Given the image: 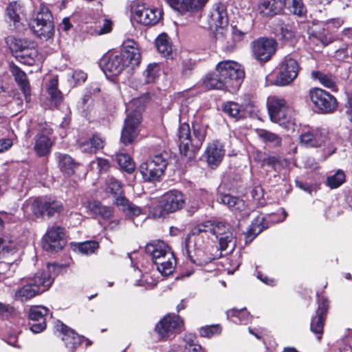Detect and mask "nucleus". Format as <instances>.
I'll return each instance as SVG.
<instances>
[{
  "label": "nucleus",
  "mask_w": 352,
  "mask_h": 352,
  "mask_svg": "<svg viewBox=\"0 0 352 352\" xmlns=\"http://www.w3.org/2000/svg\"><path fill=\"white\" fill-rule=\"evenodd\" d=\"M219 199L221 204L226 206L234 214L241 217H248L252 212L248 203L239 197L229 193H220Z\"/></svg>",
  "instance_id": "4be33fe9"
},
{
  "label": "nucleus",
  "mask_w": 352,
  "mask_h": 352,
  "mask_svg": "<svg viewBox=\"0 0 352 352\" xmlns=\"http://www.w3.org/2000/svg\"><path fill=\"white\" fill-rule=\"evenodd\" d=\"M154 330L160 340L166 341L186 330L185 322L178 314L168 313L155 324Z\"/></svg>",
  "instance_id": "0eeeda50"
},
{
  "label": "nucleus",
  "mask_w": 352,
  "mask_h": 352,
  "mask_svg": "<svg viewBox=\"0 0 352 352\" xmlns=\"http://www.w3.org/2000/svg\"><path fill=\"white\" fill-rule=\"evenodd\" d=\"M197 65V61L191 58H183L179 65L180 73L182 77H190Z\"/></svg>",
  "instance_id": "864d4df0"
},
{
  "label": "nucleus",
  "mask_w": 352,
  "mask_h": 352,
  "mask_svg": "<svg viewBox=\"0 0 352 352\" xmlns=\"http://www.w3.org/2000/svg\"><path fill=\"white\" fill-rule=\"evenodd\" d=\"M54 279L48 270L37 272L33 276L23 278L14 293L15 300L22 302L47 291Z\"/></svg>",
  "instance_id": "7ed1b4c3"
},
{
  "label": "nucleus",
  "mask_w": 352,
  "mask_h": 352,
  "mask_svg": "<svg viewBox=\"0 0 352 352\" xmlns=\"http://www.w3.org/2000/svg\"><path fill=\"white\" fill-rule=\"evenodd\" d=\"M116 206L129 217H138L142 212V208L131 202L126 197H120L116 201Z\"/></svg>",
  "instance_id": "a19ab883"
},
{
  "label": "nucleus",
  "mask_w": 352,
  "mask_h": 352,
  "mask_svg": "<svg viewBox=\"0 0 352 352\" xmlns=\"http://www.w3.org/2000/svg\"><path fill=\"white\" fill-rule=\"evenodd\" d=\"M36 56V52L26 46L22 51H21L16 57L21 58L25 63L31 65L34 61V58Z\"/></svg>",
  "instance_id": "680f3d73"
},
{
  "label": "nucleus",
  "mask_w": 352,
  "mask_h": 352,
  "mask_svg": "<svg viewBox=\"0 0 352 352\" xmlns=\"http://www.w3.org/2000/svg\"><path fill=\"white\" fill-rule=\"evenodd\" d=\"M278 43L274 38L261 36L251 43L254 58L261 63L269 62L276 54Z\"/></svg>",
  "instance_id": "4468645a"
},
{
  "label": "nucleus",
  "mask_w": 352,
  "mask_h": 352,
  "mask_svg": "<svg viewBox=\"0 0 352 352\" xmlns=\"http://www.w3.org/2000/svg\"><path fill=\"white\" fill-rule=\"evenodd\" d=\"M256 133L263 143L270 144L274 148L281 146L283 140L279 135L264 129H256Z\"/></svg>",
  "instance_id": "ea45409f"
},
{
  "label": "nucleus",
  "mask_w": 352,
  "mask_h": 352,
  "mask_svg": "<svg viewBox=\"0 0 352 352\" xmlns=\"http://www.w3.org/2000/svg\"><path fill=\"white\" fill-rule=\"evenodd\" d=\"M65 228L59 226H54L44 235L42 241L43 250L48 252H58L66 245L64 239Z\"/></svg>",
  "instance_id": "a211bd4d"
},
{
  "label": "nucleus",
  "mask_w": 352,
  "mask_h": 352,
  "mask_svg": "<svg viewBox=\"0 0 352 352\" xmlns=\"http://www.w3.org/2000/svg\"><path fill=\"white\" fill-rule=\"evenodd\" d=\"M346 181V175L343 170H338L333 175L328 176L325 184L331 189L342 186Z\"/></svg>",
  "instance_id": "603ef678"
},
{
  "label": "nucleus",
  "mask_w": 352,
  "mask_h": 352,
  "mask_svg": "<svg viewBox=\"0 0 352 352\" xmlns=\"http://www.w3.org/2000/svg\"><path fill=\"white\" fill-rule=\"evenodd\" d=\"M141 55L138 44L134 40H127L123 43L119 53L111 54L100 60V66L104 72L111 76L120 75L126 67L133 69L140 63Z\"/></svg>",
  "instance_id": "f03ea898"
},
{
  "label": "nucleus",
  "mask_w": 352,
  "mask_h": 352,
  "mask_svg": "<svg viewBox=\"0 0 352 352\" xmlns=\"http://www.w3.org/2000/svg\"><path fill=\"white\" fill-rule=\"evenodd\" d=\"M113 22L111 19L100 16L95 22L94 31L97 35L110 33L113 30Z\"/></svg>",
  "instance_id": "3c124183"
},
{
  "label": "nucleus",
  "mask_w": 352,
  "mask_h": 352,
  "mask_svg": "<svg viewBox=\"0 0 352 352\" xmlns=\"http://www.w3.org/2000/svg\"><path fill=\"white\" fill-rule=\"evenodd\" d=\"M250 226L259 233H261L270 227L269 222L266 220L265 217L261 216L255 217L252 220Z\"/></svg>",
  "instance_id": "e2e57ef3"
},
{
  "label": "nucleus",
  "mask_w": 352,
  "mask_h": 352,
  "mask_svg": "<svg viewBox=\"0 0 352 352\" xmlns=\"http://www.w3.org/2000/svg\"><path fill=\"white\" fill-rule=\"evenodd\" d=\"M56 159L62 173L69 176L75 173L80 164L76 162L69 155L66 153H55Z\"/></svg>",
  "instance_id": "72a5a7b5"
},
{
  "label": "nucleus",
  "mask_w": 352,
  "mask_h": 352,
  "mask_svg": "<svg viewBox=\"0 0 352 352\" xmlns=\"http://www.w3.org/2000/svg\"><path fill=\"white\" fill-rule=\"evenodd\" d=\"M96 162L100 175L107 173L111 167L109 160L103 157H97Z\"/></svg>",
  "instance_id": "69168bd1"
},
{
  "label": "nucleus",
  "mask_w": 352,
  "mask_h": 352,
  "mask_svg": "<svg viewBox=\"0 0 352 352\" xmlns=\"http://www.w3.org/2000/svg\"><path fill=\"white\" fill-rule=\"evenodd\" d=\"M208 128V125L197 121H193L191 126L186 122L180 123L177 136L179 149L182 157L188 161L195 160L197 153L206 140Z\"/></svg>",
  "instance_id": "f257e3e1"
},
{
  "label": "nucleus",
  "mask_w": 352,
  "mask_h": 352,
  "mask_svg": "<svg viewBox=\"0 0 352 352\" xmlns=\"http://www.w3.org/2000/svg\"><path fill=\"white\" fill-rule=\"evenodd\" d=\"M190 261L197 266H204L216 259L217 256L209 250L204 249L201 244H185L183 248Z\"/></svg>",
  "instance_id": "412c9836"
},
{
  "label": "nucleus",
  "mask_w": 352,
  "mask_h": 352,
  "mask_svg": "<svg viewBox=\"0 0 352 352\" xmlns=\"http://www.w3.org/2000/svg\"><path fill=\"white\" fill-rule=\"evenodd\" d=\"M346 102L344 107L346 109V114L349 118V121L352 123V89L346 91Z\"/></svg>",
  "instance_id": "774afa93"
},
{
  "label": "nucleus",
  "mask_w": 352,
  "mask_h": 352,
  "mask_svg": "<svg viewBox=\"0 0 352 352\" xmlns=\"http://www.w3.org/2000/svg\"><path fill=\"white\" fill-rule=\"evenodd\" d=\"M169 153L166 151L150 157L146 162H142L138 170L145 182L160 181L164 173L168 164Z\"/></svg>",
  "instance_id": "20e7f679"
},
{
  "label": "nucleus",
  "mask_w": 352,
  "mask_h": 352,
  "mask_svg": "<svg viewBox=\"0 0 352 352\" xmlns=\"http://www.w3.org/2000/svg\"><path fill=\"white\" fill-rule=\"evenodd\" d=\"M142 120V114L137 110H133L126 115L120 135V142L123 144L125 146L131 144L138 138Z\"/></svg>",
  "instance_id": "f3484780"
},
{
  "label": "nucleus",
  "mask_w": 352,
  "mask_h": 352,
  "mask_svg": "<svg viewBox=\"0 0 352 352\" xmlns=\"http://www.w3.org/2000/svg\"><path fill=\"white\" fill-rule=\"evenodd\" d=\"M208 24L210 28L223 29L228 25V16L226 6L219 3L210 12Z\"/></svg>",
  "instance_id": "cd10ccee"
},
{
  "label": "nucleus",
  "mask_w": 352,
  "mask_h": 352,
  "mask_svg": "<svg viewBox=\"0 0 352 352\" xmlns=\"http://www.w3.org/2000/svg\"><path fill=\"white\" fill-rule=\"evenodd\" d=\"M222 110L229 117L234 118L235 120H239L246 117V113L243 107L233 101L225 102L222 106Z\"/></svg>",
  "instance_id": "79ce46f5"
},
{
  "label": "nucleus",
  "mask_w": 352,
  "mask_h": 352,
  "mask_svg": "<svg viewBox=\"0 0 352 352\" xmlns=\"http://www.w3.org/2000/svg\"><path fill=\"white\" fill-rule=\"evenodd\" d=\"M35 130L36 134L33 138L34 151L39 157H46L51 153L54 144L51 138L53 129L46 122H44L38 123Z\"/></svg>",
  "instance_id": "9b49d317"
},
{
  "label": "nucleus",
  "mask_w": 352,
  "mask_h": 352,
  "mask_svg": "<svg viewBox=\"0 0 352 352\" xmlns=\"http://www.w3.org/2000/svg\"><path fill=\"white\" fill-rule=\"evenodd\" d=\"M16 252V243L14 241L0 237V258Z\"/></svg>",
  "instance_id": "4d7b16f0"
},
{
  "label": "nucleus",
  "mask_w": 352,
  "mask_h": 352,
  "mask_svg": "<svg viewBox=\"0 0 352 352\" xmlns=\"http://www.w3.org/2000/svg\"><path fill=\"white\" fill-rule=\"evenodd\" d=\"M311 77L313 79L318 80L322 86L330 89L332 91L337 92L338 91V78L334 74L324 73L321 71H313L311 72Z\"/></svg>",
  "instance_id": "f704fd0d"
},
{
  "label": "nucleus",
  "mask_w": 352,
  "mask_h": 352,
  "mask_svg": "<svg viewBox=\"0 0 352 352\" xmlns=\"http://www.w3.org/2000/svg\"><path fill=\"white\" fill-rule=\"evenodd\" d=\"M145 252L151 257L153 261L160 257L166 256L168 252H173L168 244L162 241L157 240L147 243Z\"/></svg>",
  "instance_id": "2f4dec72"
},
{
  "label": "nucleus",
  "mask_w": 352,
  "mask_h": 352,
  "mask_svg": "<svg viewBox=\"0 0 352 352\" xmlns=\"http://www.w3.org/2000/svg\"><path fill=\"white\" fill-rule=\"evenodd\" d=\"M205 238H206V233L198 223L197 225L192 227L190 232L187 234L185 239L184 245H198L200 242L204 243Z\"/></svg>",
  "instance_id": "de8ad7c7"
},
{
  "label": "nucleus",
  "mask_w": 352,
  "mask_h": 352,
  "mask_svg": "<svg viewBox=\"0 0 352 352\" xmlns=\"http://www.w3.org/2000/svg\"><path fill=\"white\" fill-rule=\"evenodd\" d=\"M131 11L134 20L145 26L157 24L163 19L164 15L162 9L150 8L146 3L142 1L133 2Z\"/></svg>",
  "instance_id": "1a4fd4ad"
},
{
  "label": "nucleus",
  "mask_w": 352,
  "mask_h": 352,
  "mask_svg": "<svg viewBox=\"0 0 352 352\" xmlns=\"http://www.w3.org/2000/svg\"><path fill=\"white\" fill-rule=\"evenodd\" d=\"M31 28L34 34L41 39L47 41L54 36L53 15L48 6L44 3H40L33 19Z\"/></svg>",
  "instance_id": "423d86ee"
},
{
  "label": "nucleus",
  "mask_w": 352,
  "mask_h": 352,
  "mask_svg": "<svg viewBox=\"0 0 352 352\" xmlns=\"http://www.w3.org/2000/svg\"><path fill=\"white\" fill-rule=\"evenodd\" d=\"M329 140V132L322 127H305L298 136V144L306 148H318L324 146Z\"/></svg>",
  "instance_id": "f8f14e48"
},
{
  "label": "nucleus",
  "mask_w": 352,
  "mask_h": 352,
  "mask_svg": "<svg viewBox=\"0 0 352 352\" xmlns=\"http://www.w3.org/2000/svg\"><path fill=\"white\" fill-rule=\"evenodd\" d=\"M300 69L299 62L292 54L285 56L276 67L274 84L280 87L290 85L298 77Z\"/></svg>",
  "instance_id": "6e6552de"
},
{
  "label": "nucleus",
  "mask_w": 352,
  "mask_h": 352,
  "mask_svg": "<svg viewBox=\"0 0 352 352\" xmlns=\"http://www.w3.org/2000/svg\"><path fill=\"white\" fill-rule=\"evenodd\" d=\"M9 70L19 89L23 94L25 100L29 102L31 100V86L27 74L13 62L9 64Z\"/></svg>",
  "instance_id": "bb28decb"
},
{
  "label": "nucleus",
  "mask_w": 352,
  "mask_h": 352,
  "mask_svg": "<svg viewBox=\"0 0 352 352\" xmlns=\"http://www.w3.org/2000/svg\"><path fill=\"white\" fill-rule=\"evenodd\" d=\"M57 330L61 333V340L69 352H77L85 343V349L92 345L93 342L83 336L79 335L74 329L61 322L57 325Z\"/></svg>",
  "instance_id": "dca6fc26"
},
{
  "label": "nucleus",
  "mask_w": 352,
  "mask_h": 352,
  "mask_svg": "<svg viewBox=\"0 0 352 352\" xmlns=\"http://www.w3.org/2000/svg\"><path fill=\"white\" fill-rule=\"evenodd\" d=\"M290 9L294 14L300 17L306 16L307 12L302 0H291Z\"/></svg>",
  "instance_id": "052dcab7"
},
{
  "label": "nucleus",
  "mask_w": 352,
  "mask_h": 352,
  "mask_svg": "<svg viewBox=\"0 0 352 352\" xmlns=\"http://www.w3.org/2000/svg\"><path fill=\"white\" fill-rule=\"evenodd\" d=\"M235 231L228 232L226 235L220 236L218 239L219 250L223 252L226 251V253H231L234 251L236 247V236Z\"/></svg>",
  "instance_id": "09e8293b"
},
{
  "label": "nucleus",
  "mask_w": 352,
  "mask_h": 352,
  "mask_svg": "<svg viewBox=\"0 0 352 352\" xmlns=\"http://www.w3.org/2000/svg\"><path fill=\"white\" fill-rule=\"evenodd\" d=\"M209 0H181L175 12L182 15L201 12Z\"/></svg>",
  "instance_id": "7c9ffc66"
},
{
  "label": "nucleus",
  "mask_w": 352,
  "mask_h": 352,
  "mask_svg": "<svg viewBox=\"0 0 352 352\" xmlns=\"http://www.w3.org/2000/svg\"><path fill=\"white\" fill-rule=\"evenodd\" d=\"M232 231H234V229L226 221H215L214 230L212 234L214 235L217 239H219L220 236L226 235L228 232Z\"/></svg>",
  "instance_id": "bf43d9fd"
},
{
  "label": "nucleus",
  "mask_w": 352,
  "mask_h": 352,
  "mask_svg": "<svg viewBox=\"0 0 352 352\" xmlns=\"http://www.w3.org/2000/svg\"><path fill=\"white\" fill-rule=\"evenodd\" d=\"M155 46L157 51L165 57L172 54V42L166 33L160 34L155 39Z\"/></svg>",
  "instance_id": "49530a36"
},
{
  "label": "nucleus",
  "mask_w": 352,
  "mask_h": 352,
  "mask_svg": "<svg viewBox=\"0 0 352 352\" xmlns=\"http://www.w3.org/2000/svg\"><path fill=\"white\" fill-rule=\"evenodd\" d=\"M160 66L157 63H150L143 72L144 76V82L150 84L155 82V80L159 77Z\"/></svg>",
  "instance_id": "6e6d98bb"
},
{
  "label": "nucleus",
  "mask_w": 352,
  "mask_h": 352,
  "mask_svg": "<svg viewBox=\"0 0 352 352\" xmlns=\"http://www.w3.org/2000/svg\"><path fill=\"white\" fill-rule=\"evenodd\" d=\"M215 69L229 91L239 89L245 78V72L241 65L234 60H226L218 63Z\"/></svg>",
  "instance_id": "39448f33"
},
{
  "label": "nucleus",
  "mask_w": 352,
  "mask_h": 352,
  "mask_svg": "<svg viewBox=\"0 0 352 352\" xmlns=\"http://www.w3.org/2000/svg\"><path fill=\"white\" fill-rule=\"evenodd\" d=\"M71 248L82 254L89 255L94 254L100 248V244L96 241H86L81 243L71 242Z\"/></svg>",
  "instance_id": "37998d69"
},
{
  "label": "nucleus",
  "mask_w": 352,
  "mask_h": 352,
  "mask_svg": "<svg viewBox=\"0 0 352 352\" xmlns=\"http://www.w3.org/2000/svg\"><path fill=\"white\" fill-rule=\"evenodd\" d=\"M105 192L111 195L113 198V204L120 197H126L123 189L122 183L113 176L108 177L105 182Z\"/></svg>",
  "instance_id": "e433bc0d"
},
{
  "label": "nucleus",
  "mask_w": 352,
  "mask_h": 352,
  "mask_svg": "<svg viewBox=\"0 0 352 352\" xmlns=\"http://www.w3.org/2000/svg\"><path fill=\"white\" fill-rule=\"evenodd\" d=\"M225 153L226 149L223 143L220 140H214L208 143L204 157L208 166L214 168L221 163Z\"/></svg>",
  "instance_id": "393cba45"
},
{
  "label": "nucleus",
  "mask_w": 352,
  "mask_h": 352,
  "mask_svg": "<svg viewBox=\"0 0 352 352\" xmlns=\"http://www.w3.org/2000/svg\"><path fill=\"white\" fill-rule=\"evenodd\" d=\"M58 79L54 77L50 79L47 92L50 96V101L54 107L58 108L63 102L64 97L60 89H58Z\"/></svg>",
  "instance_id": "4c0bfd02"
},
{
  "label": "nucleus",
  "mask_w": 352,
  "mask_h": 352,
  "mask_svg": "<svg viewBox=\"0 0 352 352\" xmlns=\"http://www.w3.org/2000/svg\"><path fill=\"white\" fill-rule=\"evenodd\" d=\"M183 352H206L202 346L194 342L193 340H186Z\"/></svg>",
  "instance_id": "338daca9"
},
{
  "label": "nucleus",
  "mask_w": 352,
  "mask_h": 352,
  "mask_svg": "<svg viewBox=\"0 0 352 352\" xmlns=\"http://www.w3.org/2000/svg\"><path fill=\"white\" fill-rule=\"evenodd\" d=\"M222 332V327L219 324L206 325L199 329L201 337L211 338L213 336H219Z\"/></svg>",
  "instance_id": "13d9d810"
},
{
  "label": "nucleus",
  "mask_w": 352,
  "mask_h": 352,
  "mask_svg": "<svg viewBox=\"0 0 352 352\" xmlns=\"http://www.w3.org/2000/svg\"><path fill=\"white\" fill-rule=\"evenodd\" d=\"M25 16L24 6L19 1H12L7 4L4 14L5 19L16 32L25 30L23 19Z\"/></svg>",
  "instance_id": "aec40b11"
},
{
  "label": "nucleus",
  "mask_w": 352,
  "mask_h": 352,
  "mask_svg": "<svg viewBox=\"0 0 352 352\" xmlns=\"http://www.w3.org/2000/svg\"><path fill=\"white\" fill-rule=\"evenodd\" d=\"M104 139L99 133H95L89 140L80 144V148L83 151L96 153L98 151L104 148Z\"/></svg>",
  "instance_id": "58836bf2"
},
{
  "label": "nucleus",
  "mask_w": 352,
  "mask_h": 352,
  "mask_svg": "<svg viewBox=\"0 0 352 352\" xmlns=\"http://www.w3.org/2000/svg\"><path fill=\"white\" fill-rule=\"evenodd\" d=\"M318 307L316 314L311 318L310 330L315 334L318 341L322 338L324 327L327 320V314L330 307L328 298L322 294L317 293Z\"/></svg>",
  "instance_id": "2eb2a0df"
},
{
  "label": "nucleus",
  "mask_w": 352,
  "mask_h": 352,
  "mask_svg": "<svg viewBox=\"0 0 352 352\" xmlns=\"http://www.w3.org/2000/svg\"><path fill=\"white\" fill-rule=\"evenodd\" d=\"M87 208L92 214L99 216L104 220H109L113 217V208L104 206L98 200L89 201Z\"/></svg>",
  "instance_id": "c9c22d12"
},
{
  "label": "nucleus",
  "mask_w": 352,
  "mask_h": 352,
  "mask_svg": "<svg viewBox=\"0 0 352 352\" xmlns=\"http://www.w3.org/2000/svg\"><path fill=\"white\" fill-rule=\"evenodd\" d=\"M202 86L206 90H228V88L226 85L225 82L219 75V73L214 69V71L208 72L202 78Z\"/></svg>",
  "instance_id": "c756f323"
},
{
  "label": "nucleus",
  "mask_w": 352,
  "mask_h": 352,
  "mask_svg": "<svg viewBox=\"0 0 352 352\" xmlns=\"http://www.w3.org/2000/svg\"><path fill=\"white\" fill-rule=\"evenodd\" d=\"M162 204L168 214L182 210L186 204L185 196L179 190H170L161 197Z\"/></svg>",
  "instance_id": "a878e982"
},
{
  "label": "nucleus",
  "mask_w": 352,
  "mask_h": 352,
  "mask_svg": "<svg viewBox=\"0 0 352 352\" xmlns=\"http://www.w3.org/2000/svg\"><path fill=\"white\" fill-rule=\"evenodd\" d=\"M252 157L261 168L268 172H278L282 167L281 159L278 155H271L270 153L256 150L252 152Z\"/></svg>",
  "instance_id": "b1692460"
},
{
  "label": "nucleus",
  "mask_w": 352,
  "mask_h": 352,
  "mask_svg": "<svg viewBox=\"0 0 352 352\" xmlns=\"http://www.w3.org/2000/svg\"><path fill=\"white\" fill-rule=\"evenodd\" d=\"M27 46L26 43L21 38L12 37L10 39L9 47L13 53H19Z\"/></svg>",
  "instance_id": "0e129e2a"
},
{
  "label": "nucleus",
  "mask_w": 352,
  "mask_h": 352,
  "mask_svg": "<svg viewBox=\"0 0 352 352\" xmlns=\"http://www.w3.org/2000/svg\"><path fill=\"white\" fill-rule=\"evenodd\" d=\"M168 214V212L162 204L161 198L157 202L153 201L148 206V215L153 219L164 218Z\"/></svg>",
  "instance_id": "5fc2aeb1"
},
{
  "label": "nucleus",
  "mask_w": 352,
  "mask_h": 352,
  "mask_svg": "<svg viewBox=\"0 0 352 352\" xmlns=\"http://www.w3.org/2000/svg\"><path fill=\"white\" fill-rule=\"evenodd\" d=\"M227 318L234 323L247 324L251 319L250 312L246 308H232L226 311Z\"/></svg>",
  "instance_id": "c03bdc74"
},
{
  "label": "nucleus",
  "mask_w": 352,
  "mask_h": 352,
  "mask_svg": "<svg viewBox=\"0 0 352 352\" xmlns=\"http://www.w3.org/2000/svg\"><path fill=\"white\" fill-rule=\"evenodd\" d=\"M278 39L283 43H292L295 40V32L292 26L288 23H281L279 26L278 33L276 34Z\"/></svg>",
  "instance_id": "8fccbe9b"
},
{
  "label": "nucleus",
  "mask_w": 352,
  "mask_h": 352,
  "mask_svg": "<svg viewBox=\"0 0 352 352\" xmlns=\"http://www.w3.org/2000/svg\"><path fill=\"white\" fill-rule=\"evenodd\" d=\"M115 160L121 170L128 174H132L135 171V164L129 154L118 153L115 155Z\"/></svg>",
  "instance_id": "a18cd8bd"
},
{
  "label": "nucleus",
  "mask_w": 352,
  "mask_h": 352,
  "mask_svg": "<svg viewBox=\"0 0 352 352\" xmlns=\"http://www.w3.org/2000/svg\"><path fill=\"white\" fill-rule=\"evenodd\" d=\"M309 96L314 107L321 113H333L338 107L339 102L336 98L323 89L311 88Z\"/></svg>",
  "instance_id": "ddd939ff"
},
{
  "label": "nucleus",
  "mask_w": 352,
  "mask_h": 352,
  "mask_svg": "<svg viewBox=\"0 0 352 352\" xmlns=\"http://www.w3.org/2000/svg\"><path fill=\"white\" fill-rule=\"evenodd\" d=\"M30 208L36 219L44 220L60 213L63 206L54 197L40 196L33 200Z\"/></svg>",
  "instance_id": "9d476101"
},
{
  "label": "nucleus",
  "mask_w": 352,
  "mask_h": 352,
  "mask_svg": "<svg viewBox=\"0 0 352 352\" xmlns=\"http://www.w3.org/2000/svg\"><path fill=\"white\" fill-rule=\"evenodd\" d=\"M267 107L271 121L283 124L287 119L289 105L286 100L278 96H270L267 99Z\"/></svg>",
  "instance_id": "6ab92c4d"
},
{
  "label": "nucleus",
  "mask_w": 352,
  "mask_h": 352,
  "mask_svg": "<svg viewBox=\"0 0 352 352\" xmlns=\"http://www.w3.org/2000/svg\"><path fill=\"white\" fill-rule=\"evenodd\" d=\"M285 5L286 0H260L257 10L263 16L272 18L280 13Z\"/></svg>",
  "instance_id": "c85d7f7f"
},
{
  "label": "nucleus",
  "mask_w": 352,
  "mask_h": 352,
  "mask_svg": "<svg viewBox=\"0 0 352 352\" xmlns=\"http://www.w3.org/2000/svg\"><path fill=\"white\" fill-rule=\"evenodd\" d=\"M48 309L43 306H32L28 312V326L34 333H39L47 327Z\"/></svg>",
  "instance_id": "5701e85b"
},
{
  "label": "nucleus",
  "mask_w": 352,
  "mask_h": 352,
  "mask_svg": "<svg viewBox=\"0 0 352 352\" xmlns=\"http://www.w3.org/2000/svg\"><path fill=\"white\" fill-rule=\"evenodd\" d=\"M157 270L162 275L168 276L171 274L176 266V258L173 252H168V254L153 261Z\"/></svg>",
  "instance_id": "473e14b6"
}]
</instances>
